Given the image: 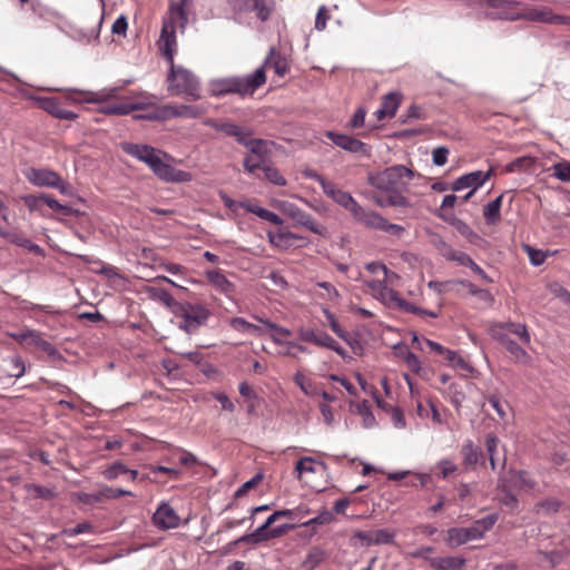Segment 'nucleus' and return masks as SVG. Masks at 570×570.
<instances>
[{"instance_id":"bb28decb","label":"nucleus","mask_w":570,"mask_h":570,"mask_svg":"<svg viewBox=\"0 0 570 570\" xmlns=\"http://www.w3.org/2000/svg\"><path fill=\"white\" fill-rule=\"evenodd\" d=\"M465 562L462 557H434L430 560V567L434 570H461Z\"/></svg>"},{"instance_id":"338daca9","label":"nucleus","mask_w":570,"mask_h":570,"mask_svg":"<svg viewBox=\"0 0 570 570\" xmlns=\"http://www.w3.org/2000/svg\"><path fill=\"white\" fill-rule=\"evenodd\" d=\"M366 110L362 107L357 108L352 116L348 127L352 129L361 128L365 124Z\"/></svg>"},{"instance_id":"4d7b16f0","label":"nucleus","mask_w":570,"mask_h":570,"mask_svg":"<svg viewBox=\"0 0 570 570\" xmlns=\"http://www.w3.org/2000/svg\"><path fill=\"white\" fill-rule=\"evenodd\" d=\"M358 413L363 417V422L366 428H372L375 424V417L367 401H363L358 405Z\"/></svg>"},{"instance_id":"cd10ccee","label":"nucleus","mask_w":570,"mask_h":570,"mask_svg":"<svg viewBox=\"0 0 570 570\" xmlns=\"http://www.w3.org/2000/svg\"><path fill=\"white\" fill-rule=\"evenodd\" d=\"M272 66L275 73L279 77H284L288 72V62L284 56L277 52L274 48L269 50L268 56L262 67Z\"/></svg>"},{"instance_id":"5fc2aeb1","label":"nucleus","mask_w":570,"mask_h":570,"mask_svg":"<svg viewBox=\"0 0 570 570\" xmlns=\"http://www.w3.org/2000/svg\"><path fill=\"white\" fill-rule=\"evenodd\" d=\"M395 534L387 529L373 531V544H389L394 541Z\"/></svg>"},{"instance_id":"a878e982","label":"nucleus","mask_w":570,"mask_h":570,"mask_svg":"<svg viewBox=\"0 0 570 570\" xmlns=\"http://www.w3.org/2000/svg\"><path fill=\"white\" fill-rule=\"evenodd\" d=\"M42 108L58 119L75 120L78 117L73 111L63 109L57 98L43 99Z\"/></svg>"},{"instance_id":"3c124183","label":"nucleus","mask_w":570,"mask_h":570,"mask_svg":"<svg viewBox=\"0 0 570 570\" xmlns=\"http://www.w3.org/2000/svg\"><path fill=\"white\" fill-rule=\"evenodd\" d=\"M128 469L121 462H115L102 471V475L107 480H115L122 473H127Z\"/></svg>"},{"instance_id":"ea45409f","label":"nucleus","mask_w":570,"mask_h":570,"mask_svg":"<svg viewBox=\"0 0 570 570\" xmlns=\"http://www.w3.org/2000/svg\"><path fill=\"white\" fill-rule=\"evenodd\" d=\"M562 502L558 499L549 498L535 504L538 513L552 514L557 513L561 508Z\"/></svg>"},{"instance_id":"c85d7f7f","label":"nucleus","mask_w":570,"mask_h":570,"mask_svg":"<svg viewBox=\"0 0 570 570\" xmlns=\"http://www.w3.org/2000/svg\"><path fill=\"white\" fill-rule=\"evenodd\" d=\"M146 293L148 294V296L150 298L163 303L164 305H166L167 307H169L174 311L177 308V306L179 304L171 296V294L165 288H160V287H156V286H147Z\"/></svg>"},{"instance_id":"bf43d9fd","label":"nucleus","mask_w":570,"mask_h":570,"mask_svg":"<svg viewBox=\"0 0 570 570\" xmlns=\"http://www.w3.org/2000/svg\"><path fill=\"white\" fill-rule=\"evenodd\" d=\"M553 175L561 181H570V163L562 161L553 166Z\"/></svg>"},{"instance_id":"20e7f679","label":"nucleus","mask_w":570,"mask_h":570,"mask_svg":"<svg viewBox=\"0 0 570 570\" xmlns=\"http://www.w3.org/2000/svg\"><path fill=\"white\" fill-rule=\"evenodd\" d=\"M266 81L264 67L257 68L254 72L239 77H227L214 79L209 82V92L214 97H224L236 94L240 97L252 96Z\"/></svg>"},{"instance_id":"6e6d98bb","label":"nucleus","mask_w":570,"mask_h":570,"mask_svg":"<svg viewBox=\"0 0 570 570\" xmlns=\"http://www.w3.org/2000/svg\"><path fill=\"white\" fill-rule=\"evenodd\" d=\"M243 166L247 173L253 174L255 170L259 168L263 169V167L265 166L264 158H258L255 155H247L244 158Z\"/></svg>"},{"instance_id":"72a5a7b5","label":"nucleus","mask_w":570,"mask_h":570,"mask_svg":"<svg viewBox=\"0 0 570 570\" xmlns=\"http://www.w3.org/2000/svg\"><path fill=\"white\" fill-rule=\"evenodd\" d=\"M497 331H499V332L507 331L508 333H512V334L519 336L520 340L527 345H529L531 342V336L528 332L525 324L509 322V323L501 324Z\"/></svg>"},{"instance_id":"b1692460","label":"nucleus","mask_w":570,"mask_h":570,"mask_svg":"<svg viewBox=\"0 0 570 570\" xmlns=\"http://www.w3.org/2000/svg\"><path fill=\"white\" fill-rule=\"evenodd\" d=\"M527 17L535 22H544L552 24H566L569 23V18L560 14H556L551 9L542 8V9H531Z\"/></svg>"},{"instance_id":"58836bf2","label":"nucleus","mask_w":570,"mask_h":570,"mask_svg":"<svg viewBox=\"0 0 570 570\" xmlns=\"http://www.w3.org/2000/svg\"><path fill=\"white\" fill-rule=\"evenodd\" d=\"M264 324L273 332L272 340L275 344L278 345H285V341H283V337H287L292 334V332L283 326H279L275 323H272L269 321L264 322Z\"/></svg>"},{"instance_id":"2eb2a0df","label":"nucleus","mask_w":570,"mask_h":570,"mask_svg":"<svg viewBox=\"0 0 570 570\" xmlns=\"http://www.w3.org/2000/svg\"><path fill=\"white\" fill-rule=\"evenodd\" d=\"M323 193L351 214L358 204L348 191L338 188L334 183L324 184Z\"/></svg>"},{"instance_id":"c9c22d12","label":"nucleus","mask_w":570,"mask_h":570,"mask_svg":"<svg viewBox=\"0 0 570 570\" xmlns=\"http://www.w3.org/2000/svg\"><path fill=\"white\" fill-rule=\"evenodd\" d=\"M446 544L451 548L465 544L468 541L464 528H450L446 531Z\"/></svg>"},{"instance_id":"aec40b11","label":"nucleus","mask_w":570,"mask_h":570,"mask_svg":"<svg viewBox=\"0 0 570 570\" xmlns=\"http://www.w3.org/2000/svg\"><path fill=\"white\" fill-rule=\"evenodd\" d=\"M445 257L454 261L462 266L469 267L473 273L481 277L487 283H492L493 279L464 252L451 249Z\"/></svg>"},{"instance_id":"39448f33","label":"nucleus","mask_w":570,"mask_h":570,"mask_svg":"<svg viewBox=\"0 0 570 570\" xmlns=\"http://www.w3.org/2000/svg\"><path fill=\"white\" fill-rule=\"evenodd\" d=\"M175 313L183 318L180 328L188 333L195 332L199 326L204 325L210 316V312L207 307L202 304L191 303H179Z\"/></svg>"},{"instance_id":"49530a36","label":"nucleus","mask_w":570,"mask_h":570,"mask_svg":"<svg viewBox=\"0 0 570 570\" xmlns=\"http://www.w3.org/2000/svg\"><path fill=\"white\" fill-rule=\"evenodd\" d=\"M333 520V513L328 510H323L317 515L306 520L302 521L299 525L302 527H312V525H323L327 524Z\"/></svg>"},{"instance_id":"4c0bfd02","label":"nucleus","mask_w":570,"mask_h":570,"mask_svg":"<svg viewBox=\"0 0 570 570\" xmlns=\"http://www.w3.org/2000/svg\"><path fill=\"white\" fill-rule=\"evenodd\" d=\"M460 284L465 286L471 295L478 297L480 301L484 302L487 305L492 304L493 296L488 289L478 288L469 281H460Z\"/></svg>"},{"instance_id":"ddd939ff","label":"nucleus","mask_w":570,"mask_h":570,"mask_svg":"<svg viewBox=\"0 0 570 570\" xmlns=\"http://www.w3.org/2000/svg\"><path fill=\"white\" fill-rule=\"evenodd\" d=\"M493 337L513 356L515 362L521 364H529L531 356L527 351L514 342L507 333L493 331Z\"/></svg>"},{"instance_id":"052dcab7","label":"nucleus","mask_w":570,"mask_h":570,"mask_svg":"<svg viewBox=\"0 0 570 570\" xmlns=\"http://www.w3.org/2000/svg\"><path fill=\"white\" fill-rule=\"evenodd\" d=\"M366 269L372 274H380L382 273L385 278H394L396 277V274L393 272H390L387 267L380 263V262H371L366 264Z\"/></svg>"},{"instance_id":"680f3d73","label":"nucleus","mask_w":570,"mask_h":570,"mask_svg":"<svg viewBox=\"0 0 570 570\" xmlns=\"http://www.w3.org/2000/svg\"><path fill=\"white\" fill-rule=\"evenodd\" d=\"M515 483L524 491H531L535 483L525 471H519L515 474Z\"/></svg>"},{"instance_id":"6e6552de","label":"nucleus","mask_w":570,"mask_h":570,"mask_svg":"<svg viewBox=\"0 0 570 570\" xmlns=\"http://www.w3.org/2000/svg\"><path fill=\"white\" fill-rule=\"evenodd\" d=\"M235 14L254 11L261 21H267L275 9L274 0H227Z\"/></svg>"},{"instance_id":"603ef678","label":"nucleus","mask_w":570,"mask_h":570,"mask_svg":"<svg viewBox=\"0 0 570 570\" xmlns=\"http://www.w3.org/2000/svg\"><path fill=\"white\" fill-rule=\"evenodd\" d=\"M0 236L21 247L29 246V239L16 232H9L0 227Z\"/></svg>"},{"instance_id":"79ce46f5","label":"nucleus","mask_w":570,"mask_h":570,"mask_svg":"<svg viewBox=\"0 0 570 570\" xmlns=\"http://www.w3.org/2000/svg\"><path fill=\"white\" fill-rule=\"evenodd\" d=\"M295 384L302 390L305 395H315L316 391L314 389L313 382L307 379L302 372L297 371L294 374Z\"/></svg>"},{"instance_id":"f3484780","label":"nucleus","mask_w":570,"mask_h":570,"mask_svg":"<svg viewBox=\"0 0 570 570\" xmlns=\"http://www.w3.org/2000/svg\"><path fill=\"white\" fill-rule=\"evenodd\" d=\"M27 179L39 187H52L58 186L59 175L49 169H36L31 168L26 174Z\"/></svg>"},{"instance_id":"2f4dec72","label":"nucleus","mask_w":570,"mask_h":570,"mask_svg":"<svg viewBox=\"0 0 570 570\" xmlns=\"http://www.w3.org/2000/svg\"><path fill=\"white\" fill-rule=\"evenodd\" d=\"M142 108L144 105L141 104L120 102L105 105L99 110L105 115H128L134 110H139Z\"/></svg>"},{"instance_id":"5701e85b","label":"nucleus","mask_w":570,"mask_h":570,"mask_svg":"<svg viewBox=\"0 0 570 570\" xmlns=\"http://www.w3.org/2000/svg\"><path fill=\"white\" fill-rule=\"evenodd\" d=\"M206 278L219 293L227 297L234 295L236 286L219 269L207 271Z\"/></svg>"},{"instance_id":"f8f14e48","label":"nucleus","mask_w":570,"mask_h":570,"mask_svg":"<svg viewBox=\"0 0 570 570\" xmlns=\"http://www.w3.org/2000/svg\"><path fill=\"white\" fill-rule=\"evenodd\" d=\"M153 522L158 529L168 530L177 528L179 525L180 518L168 503L163 502L155 511Z\"/></svg>"},{"instance_id":"f03ea898","label":"nucleus","mask_w":570,"mask_h":570,"mask_svg":"<svg viewBox=\"0 0 570 570\" xmlns=\"http://www.w3.org/2000/svg\"><path fill=\"white\" fill-rule=\"evenodd\" d=\"M414 177L415 173L404 165H394L370 175L368 184L385 194L375 197V203L381 207H409L410 200L404 193Z\"/></svg>"},{"instance_id":"423d86ee","label":"nucleus","mask_w":570,"mask_h":570,"mask_svg":"<svg viewBox=\"0 0 570 570\" xmlns=\"http://www.w3.org/2000/svg\"><path fill=\"white\" fill-rule=\"evenodd\" d=\"M275 207L284 215L289 217L296 225L303 226L314 234L323 235L325 228L315 222V219L301 209L294 203L288 200H275Z\"/></svg>"},{"instance_id":"6ab92c4d","label":"nucleus","mask_w":570,"mask_h":570,"mask_svg":"<svg viewBox=\"0 0 570 570\" xmlns=\"http://www.w3.org/2000/svg\"><path fill=\"white\" fill-rule=\"evenodd\" d=\"M497 521L498 515L493 513L476 520L471 527L464 528L468 541L482 539L484 533L491 530Z\"/></svg>"},{"instance_id":"4be33fe9","label":"nucleus","mask_w":570,"mask_h":570,"mask_svg":"<svg viewBox=\"0 0 570 570\" xmlns=\"http://www.w3.org/2000/svg\"><path fill=\"white\" fill-rule=\"evenodd\" d=\"M353 218L365 227L379 229L382 227L384 217L374 210H366L360 204L352 212Z\"/></svg>"},{"instance_id":"f704fd0d","label":"nucleus","mask_w":570,"mask_h":570,"mask_svg":"<svg viewBox=\"0 0 570 570\" xmlns=\"http://www.w3.org/2000/svg\"><path fill=\"white\" fill-rule=\"evenodd\" d=\"M318 468L324 469L325 464L316 462L313 458L305 456L297 461L295 471L297 472L298 478H301L304 473L317 472Z\"/></svg>"},{"instance_id":"393cba45","label":"nucleus","mask_w":570,"mask_h":570,"mask_svg":"<svg viewBox=\"0 0 570 570\" xmlns=\"http://www.w3.org/2000/svg\"><path fill=\"white\" fill-rule=\"evenodd\" d=\"M119 89L117 87L105 88L99 91H85L81 92L82 98H72V100L78 102H92L100 104L106 102L118 97Z\"/></svg>"},{"instance_id":"dca6fc26","label":"nucleus","mask_w":570,"mask_h":570,"mask_svg":"<svg viewBox=\"0 0 570 570\" xmlns=\"http://www.w3.org/2000/svg\"><path fill=\"white\" fill-rule=\"evenodd\" d=\"M402 95L397 91L386 94L382 98L381 107L374 112L377 120L393 118L401 105Z\"/></svg>"},{"instance_id":"412c9836","label":"nucleus","mask_w":570,"mask_h":570,"mask_svg":"<svg viewBox=\"0 0 570 570\" xmlns=\"http://www.w3.org/2000/svg\"><path fill=\"white\" fill-rule=\"evenodd\" d=\"M353 218L365 227L379 229L382 227L384 217L374 210H366L360 204L352 212Z\"/></svg>"},{"instance_id":"e433bc0d","label":"nucleus","mask_w":570,"mask_h":570,"mask_svg":"<svg viewBox=\"0 0 570 570\" xmlns=\"http://www.w3.org/2000/svg\"><path fill=\"white\" fill-rule=\"evenodd\" d=\"M29 340L31 344L48 355H55L57 353V348L50 342L46 341L37 331H29Z\"/></svg>"},{"instance_id":"7ed1b4c3","label":"nucleus","mask_w":570,"mask_h":570,"mask_svg":"<svg viewBox=\"0 0 570 570\" xmlns=\"http://www.w3.org/2000/svg\"><path fill=\"white\" fill-rule=\"evenodd\" d=\"M121 148L126 154L145 163L164 181L188 183L193 179L190 173L176 169L170 164L164 161L163 158L170 159L168 154L157 150L149 145L125 142L121 145Z\"/></svg>"},{"instance_id":"a211bd4d","label":"nucleus","mask_w":570,"mask_h":570,"mask_svg":"<svg viewBox=\"0 0 570 570\" xmlns=\"http://www.w3.org/2000/svg\"><path fill=\"white\" fill-rule=\"evenodd\" d=\"M189 0H180V2H171L169 6V18L164 20L163 28L170 23L174 28V36H176V24L179 23L181 30L185 29L188 18L185 11Z\"/></svg>"},{"instance_id":"c756f323","label":"nucleus","mask_w":570,"mask_h":570,"mask_svg":"<svg viewBox=\"0 0 570 570\" xmlns=\"http://www.w3.org/2000/svg\"><path fill=\"white\" fill-rule=\"evenodd\" d=\"M463 464L466 469L473 468L481 455L479 446H476L471 440L464 442L461 449Z\"/></svg>"},{"instance_id":"37998d69","label":"nucleus","mask_w":570,"mask_h":570,"mask_svg":"<svg viewBox=\"0 0 570 570\" xmlns=\"http://www.w3.org/2000/svg\"><path fill=\"white\" fill-rule=\"evenodd\" d=\"M267 141L259 138H250L245 147L249 150L252 155L257 156L258 158H265L266 156V147Z\"/></svg>"},{"instance_id":"13d9d810","label":"nucleus","mask_w":570,"mask_h":570,"mask_svg":"<svg viewBox=\"0 0 570 570\" xmlns=\"http://www.w3.org/2000/svg\"><path fill=\"white\" fill-rule=\"evenodd\" d=\"M100 495H102L104 500L107 499H117L122 495H134L132 492L120 489V488H112V487H104L100 489Z\"/></svg>"},{"instance_id":"864d4df0","label":"nucleus","mask_w":570,"mask_h":570,"mask_svg":"<svg viewBox=\"0 0 570 570\" xmlns=\"http://www.w3.org/2000/svg\"><path fill=\"white\" fill-rule=\"evenodd\" d=\"M524 250L527 252L530 263L533 266L542 265L547 258V254L544 252L535 249L529 245H524Z\"/></svg>"},{"instance_id":"e2e57ef3","label":"nucleus","mask_w":570,"mask_h":570,"mask_svg":"<svg viewBox=\"0 0 570 570\" xmlns=\"http://www.w3.org/2000/svg\"><path fill=\"white\" fill-rule=\"evenodd\" d=\"M498 443H499V439L495 435H493V434H488L487 435V438H485V446H487V451H488L489 456H490L491 468L493 470L495 469L494 453L497 451Z\"/></svg>"},{"instance_id":"f257e3e1","label":"nucleus","mask_w":570,"mask_h":570,"mask_svg":"<svg viewBox=\"0 0 570 570\" xmlns=\"http://www.w3.org/2000/svg\"><path fill=\"white\" fill-rule=\"evenodd\" d=\"M159 49L170 65L167 76L168 91L173 96H180L187 100L195 101L200 98V81L190 70L176 66L174 55L176 51V36L170 23L161 28Z\"/></svg>"},{"instance_id":"c03bdc74","label":"nucleus","mask_w":570,"mask_h":570,"mask_svg":"<svg viewBox=\"0 0 570 570\" xmlns=\"http://www.w3.org/2000/svg\"><path fill=\"white\" fill-rule=\"evenodd\" d=\"M230 326L242 333H258L259 327L255 324L247 322L243 317H234L230 320Z\"/></svg>"},{"instance_id":"7c9ffc66","label":"nucleus","mask_w":570,"mask_h":570,"mask_svg":"<svg viewBox=\"0 0 570 570\" xmlns=\"http://www.w3.org/2000/svg\"><path fill=\"white\" fill-rule=\"evenodd\" d=\"M503 196L500 195L492 202L488 203L483 208V216L488 225H495L501 219V205Z\"/></svg>"},{"instance_id":"0e129e2a","label":"nucleus","mask_w":570,"mask_h":570,"mask_svg":"<svg viewBox=\"0 0 570 570\" xmlns=\"http://www.w3.org/2000/svg\"><path fill=\"white\" fill-rule=\"evenodd\" d=\"M321 332H316L313 328L301 327L298 330V337L304 342H309L315 345L318 344Z\"/></svg>"},{"instance_id":"a19ab883","label":"nucleus","mask_w":570,"mask_h":570,"mask_svg":"<svg viewBox=\"0 0 570 570\" xmlns=\"http://www.w3.org/2000/svg\"><path fill=\"white\" fill-rule=\"evenodd\" d=\"M317 346L327 347L341 356L346 355V351L327 333L321 332Z\"/></svg>"},{"instance_id":"774afa93","label":"nucleus","mask_w":570,"mask_h":570,"mask_svg":"<svg viewBox=\"0 0 570 570\" xmlns=\"http://www.w3.org/2000/svg\"><path fill=\"white\" fill-rule=\"evenodd\" d=\"M438 468L441 471L442 479H448L451 474H453L458 470L456 464L448 459L441 460L438 463Z\"/></svg>"},{"instance_id":"9d476101","label":"nucleus","mask_w":570,"mask_h":570,"mask_svg":"<svg viewBox=\"0 0 570 570\" xmlns=\"http://www.w3.org/2000/svg\"><path fill=\"white\" fill-rule=\"evenodd\" d=\"M267 238L272 246L283 250L301 247L306 242L303 236L286 230L267 232Z\"/></svg>"},{"instance_id":"9b49d317","label":"nucleus","mask_w":570,"mask_h":570,"mask_svg":"<svg viewBox=\"0 0 570 570\" xmlns=\"http://www.w3.org/2000/svg\"><path fill=\"white\" fill-rule=\"evenodd\" d=\"M492 169H489L488 171L482 170H475L468 173L465 175L460 176L456 178L452 185V189L454 191H460L466 188H471L473 190H476L481 186L485 184V181L491 177Z\"/></svg>"},{"instance_id":"8fccbe9b","label":"nucleus","mask_w":570,"mask_h":570,"mask_svg":"<svg viewBox=\"0 0 570 570\" xmlns=\"http://www.w3.org/2000/svg\"><path fill=\"white\" fill-rule=\"evenodd\" d=\"M323 313L328 322L331 330L341 338L346 340L347 332L338 324L336 317L328 308H323Z\"/></svg>"},{"instance_id":"de8ad7c7","label":"nucleus","mask_w":570,"mask_h":570,"mask_svg":"<svg viewBox=\"0 0 570 570\" xmlns=\"http://www.w3.org/2000/svg\"><path fill=\"white\" fill-rule=\"evenodd\" d=\"M205 125L214 128L217 131L224 132L226 136H233L234 129H236V124L230 121H217L214 119H207Z\"/></svg>"},{"instance_id":"09e8293b","label":"nucleus","mask_w":570,"mask_h":570,"mask_svg":"<svg viewBox=\"0 0 570 570\" xmlns=\"http://www.w3.org/2000/svg\"><path fill=\"white\" fill-rule=\"evenodd\" d=\"M265 177L268 181L276 186H285L286 179L283 177V175L279 173L277 168L271 165H266L263 167Z\"/></svg>"},{"instance_id":"1a4fd4ad","label":"nucleus","mask_w":570,"mask_h":570,"mask_svg":"<svg viewBox=\"0 0 570 570\" xmlns=\"http://www.w3.org/2000/svg\"><path fill=\"white\" fill-rule=\"evenodd\" d=\"M325 136L330 140H332V142L334 145H336L337 147H340L348 153H352V154H355V155H358L362 157L371 156V147L368 145H366L365 142H363L352 136H348L345 134H338V132H335L332 130L326 131Z\"/></svg>"},{"instance_id":"0eeeda50","label":"nucleus","mask_w":570,"mask_h":570,"mask_svg":"<svg viewBox=\"0 0 570 570\" xmlns=\"http://www.w3.org/2000/svg\"><path fill=\"white\" fill-rule=\"evenodd\" d=\"M206 112V109L202 106L193 105H166L159 108L156 112L149 116H139V119L150 120H166L170 118H199Z\"/></svg>"},{"instance_id":"a18cd8bd","label":"nucleus","mask_w":570,"mask_h":570,"mask_svg":"<svg viewBox=\"0 0 570 570\" xmlns=\"http://www.w3.org/2000/svg\"><path fill=\"white\" fill-rule=\"evenodd\" d=\"M41 199L42 203L46 204L49 208L60 212L66 216L73 214V210L70 206L60 204L57 199L49 195L42 194Z\"/></svg>"},{"instance_id":"69168bd1","label":"nucleus","mask_w":570,"mask_h":570,"mask_svg":"<svg viewBox=\"0 0 570 570\" xmlns=\"http://www.w3.org/2000/svg\"><path fill=\"white\" fill-rule=\"evenodd\" d=\"M549 291L551 294H553L556 297H559L564 303L570 305V292L564 288L559 283H552L549 285Z\"/></svg>"},{"instance_id":"473e14b6","label":"nucleus","mask_w":570,"mask_h":570,"mask_svg":"<svg viewBox=\"0 0 570 570\" xmlns=\"http://www.w3.org/2000/svg\"><path fill=\"white\" fill-rule=\"evenodd\" d=\"M7 373L10 377L19 379L26 373V365L21 356L13 355L3 360Z\"/></svg>"},{"instance_id":"4468645a","label":"nucleus","mask_w":570,"mask_h":570,"mask_svg":"<svg viewBox=\"0 0 570 570\" xmlns=\"http://www.w3.org/2000/svg\"><path fill=\"white\" fill-rule=\"evenodd\" d=\"M391 281L392 278H385L383 276V279L365 281V285L372 292L374 297L380 299L383 304L391 306L393 304V301H396L397 293L396 291L387 286V282Z\"/></svg>"}]
</instances>
